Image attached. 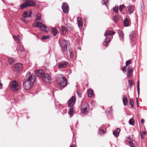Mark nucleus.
I'll return each instance as SVG.
<instances>
[{"mask_svg": "<svg viewBox=\"0 0 147 147\" xmlns=\"http://www.w3.org/2000/svg\"><path fill=\"white\" fill-rule=\"evenodd\" d=\"M22 65L21 63H18L13 66V69L14 71L17 72L22 71Z\"/></svg>", "mask_w": 147, "mask_h": 147, "instance_id": "nucleus-7", "label": "nucleus"}, {"mask_svg": "<svg viewBox=\"0 0 147 147\" xmlns=\"http://www.w3.org/2000/svg\"><path fill=\"white\" fill-rule=\"evenodd\" d=\"M108 44L109 43L105 41L103 43L104 45L105 46H108Z\"/></svg>", "mask_w": 147, "mask_h": 147, "instance_id": "nucleus-49", "label": "nucleus"}, {"mask_svg": "<svg viewBox=\"0 0 147 147\" xmlns=\"http://www.w3.org/2000/svg\"><path fill=\"white\" fill-rule=\"evenodd\" d=\"M129 125H134V121L133 118H131L129 121Z\"/></svg>", "mask_w": 147, "mask_h": 147, "instance_id": "nucleus-31", "label": "nucleus"}, {"mask_svg": "<svg viewBox=\"0 0 147 147\" xmlns=\"http://www.w3.org/2000/svg\"><path fill=\"white\" fill-rule=\"evenodd\" d=\"M57 105V104L55 102V106L56 108L57 109H59V108L60 107V106L59 105L58 106Z\"/></svg>", "mask_w": 147, "mask_h": 147, "instance_id": "nucleus-50", "label": "nucleus"}, {"mask_svg": "<svg viewBox=\"0 0 147 147\" xmlns=\"http://www.w3.org/2000/svg\"><path fill=\"white\" fill-rule=\"evenodd\" d=\"M25 2H26L29 4L28 7L30 6H34L35 5V3L30 0H23Z\"/></svg>", "mask_w": 147, "mask_h": 147, "instance_id": "nucleus-19", "label": "nucleus"}, {"mask_svg": "<svg viewBox=\"0 0 147 147\" xmlns=\"http://www.w3.org/2000/svg\"><path fill=\"white\" fill-rule=\"evenodd\" d=\"M115 33V32L112 31L108 30L105 32V36H107L114 34Z\"/></svg>", "mask_w": 147, "mask_h": 147, "instance_id": "nucleus-22", "label": "nucleus"}, {"mask_svg": "<svg viewBox=\"0 0 147 147\" xmlns=\"http://www.w3.org/2000/svg\"><path fill=\"white\" fill-rule=\"evenodd\" d=\"M13 38L18 44L21 43V40H22V38L19 35H13Z\"/></svg>", "mask_w": 147, "mask_h": 147, "instance_id": "nucleus-13", "label": "nucleus"}, {"mask_svg": "<svg viewBox=\"0 0 147 147\" xmlns=\"http://www.w3.org/2000/svg\"><path fill=\"white\" fill-rule=\"evenodd\" d=\"M99 133L100 134H102L104 133L105 131L104 130V128L103 126H102L99 129Z\"/></svg>", "mask_w": 147, "mask_h": 147, "instance_id": "nucleus-30", "label": "nucleus"}, {"mask_svg": "<svg viewBox=\"0 0 147 147\" xmlns=\"http://www.w3.org/2000/svg\"><path fill=\"white\" fill-rule=\"evenodd\" d=\"M88 95V97H92L94 96L93 91L91 89H89L87 92Z\"/></svg>", "mask_w": 147, "mask_h": 147, "instance_id": "nucleus-25", "label": "nucleus"}, {"mask_svg": "<svg viewBox=\"0 0 147 147\" xmlns=\"http://www.w3.org/2000/svg\"><path fill=\"white\" fill-rule=\"evenodd\" d=\"M139 88V81H138L137 83V88Z\"/></svg>", "mask_w": 147, "mask_h": 147, "instance_id": "nucleus-56", "label": "nucleus"}, {"mask_svg": "<svg viewBox=\"0 0 147 147\" xmlns=\"http://www.w3.org/2000/svg\"><path fill=\"white\" fill-rule=\"evenodd\" d=\"M19 45V50L18 51V53L19 55H20V54L22 53H25V52H24V48L21 45V43L20 44H18Z\"/></svg>", "mask_w": 147, "mask_h": 147, "instance_id": "nucleus-15", "label": "nucleus"}, {"mask_svg": "<svg viewBox=\"0 0 147 147\" xmlns=\"http://www.w3.org/2000/svg\"><path fill=\"white\" fill-rule=\"evenodd\" d=\"M81 107V111L82 113L84 114H87L89 108L88 104L85 102H83L82 103V106Z\"/></svg>", "mask_w": 147, "mask_h": 147, "instance_id": "nucleus-4", "label": "nucleus"}, {"mask_svg": "<svg viewBox=\"0 0 147 147\" xmlns=\"http://www.w3.org/2000/svg\"><path fill=\"white\" fill-rule=\"evenodd\" d=\"M128 81L129 86L130 88H131L134 84V82L132 80H129Z\"/></svg>", "mask_w": 147, "mask_h": 147, "instance_id": "nucleus-34", "label": "nucleus"}, {"mask_svg": "<svg viewBox=\"0 0 147 147\" xmlns=\"http://www.w3.org/2000/svg\"><path fill=\"white\" fill-rule=\"evenodd\" d=\"M117 33L119 34L120 39L121 40L123 41L124 38V34L122 30L121 29H119L117 30Z\"/></svg>", "mask_w": 147, "mask_h": 147, "instance_id": "nucleus-16", "label": "nucleus"}, {"mask_svg": "<svg viewBox=\"0 0 147 147\" xmlns=\"http://www.w3.org/2000/svg\"><path fill=\"white\" fill-rule=\"evenodd\" d=\"M140 136L142 139H143L144 138V137L143 135H142V133L140 134Z\"/></svg>", "mask_w": 147, "mask_h": 147, "instance_id": "nucleus-52", "label": "nucleus"}, {"mask_svg": "<svg viewBox=\"0 0 147 147\" xmlns=\"http://www.w3.org/2000/svg\"><path fill=\"white\" fill-rule=\"evenodd\" d=\"M120 131V129L119 128H117L116 130H114L113 132V134L115 137H118Z\"/></svg>", "mask_w": 147, "mask_h": 147, "instance_id": "nucleus-20", "label": "nucleus"}, {"mask_svg": "<svg viewBox=\"0 0 147 147\" xmlns=\"http://www.w3.org/2000/svg\"><path fill=\"white\" fill-rule=\"evenodd\" d=\"M67 31V28L64 26H62L60 28L61 33L63 34H65Z\"/></svg>", "mask_w": 147, "mask_h": 147, "instance_id": "nucleus-24", "label": "nucleus"}, {"mask_svg": "<svg viewBox=\"0 0 147 147\" xmlns=\"http://www.w3.org/2000/svg\"><path fill=\"white\" fill-rule=\"evenodd\" d=\"M123 23L125 27H127L129 26V22L128 18H126L124 20Z\"/></svg>", "mask_w": 147, "mask_h": 147, "instance_id": "nucleus-26", "label": "nucleus"}, {"mask_svg": "<svg viewBox=\"0 0 147 147\" xmlns=\"http://www.w3.org/2000/svg\"><path fill=\"white\" fill-rule=\"evenodd\" d=\"M51 32L54 36H55L58 33V31L55 28L52 27L51 28Z\"/></svg>", "mask_w": 147, "mask_h": 147, "instance_id": "nucleus-17", "label": "nucleus"}, {"mask_svg": "<svg viewBox=\"0 0 147 147\" xmlns=\"http://www.w3.org/2000/svg\"><path fill=\"white\" fill-rule=\"evenodd\" d=\"M59 43L62 51H67L68 42L66 40H61L60 41Z\"/></svg>", "mask_w": 147, "mask_h": 147, "instance_id": "nucleus-5", "label": "nucleus"}, {"mask_svg": "<svg viewBox=\"0 0 147 147\" xmlns=\"http://www.w3.org/2000/svg\"><path fill=\"white\" fill-rule=\"evenodd\" d=\"M69 107H70V108L69 109V111L68 112V113L69 115H71L73 114L74 112L73 106Z\"/></svg>", "mask_w": 147, "mask_h": 147, "instance_id": "nucleus-28", "label": "nucleus"}, {"mask_svg": "<svg viewBox=\"0 0 147 147\" xmlns=\"http://www.w3.org/2000/svg\"><path fill=\"white\" fill-rule=\"evenodd\" d=\"M41 15L39 13H37L36 15V20L38 21H40L41 20Z\"/></svg>", "mask_w": 147, "mask_h": 147, "instance_id": "nucleus-33", "label": "nucleus"}, {"mask_svg": "<svg viewBox=\"0 0 147 147\" xmlns=\"http://www.w3.org/2000/svg\"><path fill=\"white\" fill-rule=\"evenodd\" d=\"M69 51L70 55V57L71 58H73V55L72 53L73 51L71 49H69Z\"/></svg>", "mask_w": 147, "mask_h": 147, "instance_id": "nucleus-38", "label": "nucleus"}, {"mask_svg": "<svg viewBox=\"0 0 147 147\" xmlns=\"http://www.w3.org/2000/svg\"><path fill=\"white\" fill-rule=\"evenodd\" d=\"M137 90H138V94L139 95V92H140L139 88L138 87V88H137Z\"/></svg>", "mask_w": 147, "mask_h": 147, "instance_id": "nucleus-54", "label": "nucleus"}, {"mask_svg": "<svg viewBox=\"0 0 147 147\" xmlns=\"http://www.w3.org/2000/svg\"><path fill=\"white\" fill-rule=\"evenodd\" d=\"M142 133L143 135H145L146 134V132L145 131H143Z\"/></svg>", "mask_w": 147, "mask_h": 147, "instance_id": "nucleus-59", "label": "nucleus"}, {"mask_svg": "<svg viewBox=\"0 0 147 147\" xmlns=\"http://www.w3.org/2000/svg\"><path fill=\"white\" fill-rule=\"evenodd\" d=\"M128 70L127 73V77H129L131 76L132 75L133 72V71L132 70V69L130 67H128Z\"/></svg>", "mask_w": 147, "mask_h": 147, "instance_id": "nucleus-18", "label": "nucleus"}, {"mask_svg": "<svg viewBox=\"0 0 147 147\" xmlns=\"http://www.w3.org/2000/svg\"><path fill=\"white\" fill-rule=\"evenodd\" d=\"M11 89L12 90L15 91L18 89V85L17 81L16 80L13 81L10 86Z\"/></svg>", "mask_w": 147, "mask_h": 147, "instance_id": "nucleus-6", "label": "nucleus"}, {"mask_svg": "<svg viewBox=\"0 0 147 147\" xmlns=\"http://www.w3.org/2000/svg\"><path fill=\"white\" fill-rule=\"evenodd\" d=\"M131 63L130 60H129L128 61H127L125 63V64H126V65H125V66L126 67H127L128 65H129Z\"/></svg>", "mask_w": 147, "mask_h": 147, "instance_id": "nucleus-41", "label": "nucleus"}, {"mask_svg": "<svg viewBox=\"0 0 147 147\" xmlns=\"http://www.w3.org/2000/svg\"><path fill=\"white\" fill-rule=\"evenodd\" d=\"M56 80L57 83L61 87H64L67 85V81L65 76L60 75L57 77Z\"/></svg>", "mask_w": 147, "mask_h": 147, "instance_id": "nucleus-2", "label": "nucleus"}, {"mask_svg": "<svg viewBox=\"0 0 147 147\" xmlns=\"http://www.w3.org/2000/svg\"><path fill=\"white\" fill-rule=\"evenodd\" d=\"M130 105H131V107L132 108L133 107V106H134V104H132Z\"/></svg>", "mask_w": 147, "mask_h": 147, "instance_id": "nucleus-60", "label": "nucleus"}, {"mask_svg": "<svg viewBox=\"0 0 147 147\" xmlns=\"http://www.w3.org/2000/svg\"><path fill=\"white\" fill-rule=\"evenodd\" d=\"M113 11L116 13H117L118 11V7L115 6L113 8Z\"/></svg>", "mask_w": 147, "mask_h": 147, "instance_id": "nucleus-36", "label": "nucleus"}, {"mask_svg": "<svg viewBox=\"0 0 147 147\" xmlns=\"http://www.w3.org/2000/svg\"><path fill=\"white\" fill-rule=\"evenodd\" d=\"M109 0H103V1L104 2L103 3H102V4H105V6H106L109 3Z\"/></svg>", "mask_w": 147, "mask_h": 147, "instance_id": "nucleus-40", "label": "nucleus"}, {"mask_svg": "<svg viewBox=\"0 0 147 147\" xmlns=\"http://www.w3.org/2000/svg\"><path fill=\"white\" fill-rule=\"evenodd\" d=\"M135 44H134V43L133 44V45H135Z\"/></svg>", "mask_w": 147, "mask_h": 147, "instance_id": "nucleus-63", "label": "nucleus"}, {"mask_svg": "<svg viewBox=\"0 0 147 147\" xmlns=\"http://www.w3.org/2000/svg\"><path fill=\"white\" fill-rule=\"evenodd\" d=\"M62 8L63 12L65 13H68L69 10V7L68 4L66 3H63L62 4Z\"/></svg>", "mask_w": 147, "mask_h": 147, "instance_id": "nucleus-9", "label": "nucleus"}, {"mask_svg": "<svg viewBox=\"0 0 147 147\" xmlns=\"http://www.w3.org/2000/svg\"><path fill=\"white\" fill-rule=\"evenodd\" d=\"M125 7V6L123 4H122L121 5H120L119 6V10L120 12H121L123 9Z\"/></svg>", "mask_w": 147, "mask_h": 147, "instance_id": "nucleus-37", "label": "nucleus"}, {"mask_svg": "<svg viewBox=\"0 0 147 147\" xmlns=\"http://www.w3.org/2000/svg\"><path fill=\"white\" fill-rule=\"evenodd\" d=\"M78 49H79V50H81V48H80V47H78Z\"/></svg>", "mask_w": 147, "mask_h": 147, "instance_id": "nucleus-62", "label": "nucleus"}, {"mask_svg": "<svg viewBox=\"0 0 147 147\" xmlns=\"http://www.w3.org/2000/svg\"><path fill=\"white\" fill-rule=\"evenodd\" d=\"M123 101L124 105L126 106L127 103V97L125 96H123Z\"/></svg>", "mask_w": 147, "mask_h": 147, "instance_id": "nucleus-29", "label": "nucleus"}, {"mask_svg": "<svg viewBox=\"0 0 147 147\" xmlns=\"http://www.w3.org/2000/svg\"><path fill=\"white\" fill-rule=\"evenodd\" d=\"M108 109V110H107V111H108V112L109 114L110 113H111V108H108V109Z\"/></svg>", "mask_w": 147, "mask_h": 147, "instance_id": "nucleus-51", "label": "nucleus"}, {"mask_svg": "<svg viewBox=\"0 0 147 147\" xmlns=\"http://www.w3.org/2000/svg\"><path fill=\"white\" fill-rule=\"evenodd\" d=\"M76 98L74 96H72L67 102L68 106H73L76 103Z\"/></svg>", "mask_w": 147, "mask_h": 147, "instance_id": "nucleus-8", "label": "nucleus"}, {"mask_svg": "<svg viewBox=\"0 0 147 147\" xmlns=\"http://www.w3.org/2000/svg\"><path fill=\"white\" fill-rule=\"evenodd\" d=\"M136 103H138V98H136Z\"/></svg>", "mask_w": 147, "mask_h": 147, "instance_id": "nucleus-58", "label": "nucleus"}, {"mask_svg": "<svg viewBox=\"0 0 147 147\" xmlns=\"http://www.w3.org/2000/svg\"><path fill=\"white\" fill-rule=\"evenodd\" d=\"M70 147H75V145L72 144L70 145Z\"/></svg>", "mask_w": 147, "mask_h": 147, "instance_id": "nucleus-55", "label": "nucleus"}, {"mask_svg": "<svg viewBox=\"0 0 147 147\" xmlns=\"http://www.w3.org/2000/svg\"><path fill=\"white\" fill-rule=\"evenodd\" d=\"M119 20L118 16V15H115L114 16L113 18V20L115 23H116Z\"/></svg>", "mask_w": 147, "mask_h": 147, "instance_id": "nucleus-32", "label": "nucleus"}, {"mask_svg": "<svg viewBox=\"0 0 147 147\" xmlns=\"http://www.w3.org/2000/svg\"><path fill=\"white\" fill-rule=\"evenodd\" d=\"M129 103L130 105L132 104H134L133 99L131 98L130 99V101L129 102Z\"/></svg>", "mask_w": 147, "mask_h": 147, "instance_id": "nucleus-48", "label": "nucleus"}, {"mask_svg": "<svg viewBox=\"0 0 147 147\" xmlns=\"http://www.w3.org/2000/svg\"><path fill=\"white\" fill-rule=\"evenodd\" d=\"M2 84L0 82V89H1L2 88Z\"/></svg>", "mask_w": 147, "mask_h": 147, "instance_id": "nucleus-57", "label": "nucleus"}, {"mask_svg": "<svg viewBox=\"0 0 147 147\" xmlns=\"http://www.w3.org/2000/svg\"><path fill=\"white\" fill-rule=\"evenodd\" d=\"M137 103V107H138L139 106L138 103Z\"/></svg>", "mask_w": 147, "mask_h": 147, "instance_id": "nucleus-61", "label": "nucleus"}, {"mask_svg": "<svg viewBox=\"0 0 147 147\" xmlns=\"http://www.w3.org/2000/svg\"><path fill=\"white\" fill-rule=\"evenodd\" d=\"M26 76L28 77V78L26 79L23 83V86L26 90H28L33 85L36 79V77L34 74H31L30 72H29L28 74L26 75Z\"/></svg>", "mask_w": 147, "mask_h": 147, "instance_id": "nucleus-1", "label": "nucleus"}, {"mask_svg": "<svg viewBox=\"0 0 147 147\" xmlns=\"http://www.w3.org/2000/svg\"><path fill=\"white\" fill-rule=\"evenodd\" d=\"M77 93L78 96L80 98H81L82 96L81 94L78 91H77Z\"/></svg>", "mask_w": 147, "mask_h": 147, "instance_id": "nucleus-47", "label": "nucleus"}, {"mask_svg": "<svg viewBox=\"0 0 147 147\" xmlns=\"http://www.w3.org/2000/svg\"><path fill=\"white\" fill-rule=\"evenodd\" d=\"M128 8V11L129 14H131L134 11L135 8L133 5H131L129 7H127Z\"/></svg>", "mask_w": 147, "mask_h": 147, "instance_id": "nucleus-23", "label": "nucleus"}, {"mask_svg": "<svg viewBox=\"0 0 147 147\" xmlns=\"http://www.w3.org/2000/svg\"><path fill=\"white\" fill-rule=\"evenodd\" d=\"M78 26L79 28L82 27L83 25V22L81 18L79 17L77 19Z\"/></svg>", "mask_w": 147, "mask_h": 147, "instance_id": "nucleus-21", "label": "nucleus"}, {"mask_svg": "<svg viewBox=\"0 0 147 147\" xmlns=\"http://www.w3.org/2000/svg\"><path fill=\"white\" fill-rule=\"evenodd\" d=\"M29 4H28L26 2L20 5V9H23L28 7Z\"/></svg>", "mask_w": 147, "mask_h": 147, "instance_id": "nucleus-27", "label": "nucleus"}, {"mask_svg": "<svg viewBox=\"0 0 147 147\" xmlns=\"http://www.w3.org/2000/svg\"><path fill=\"white\" fill-rule=\"evenodd\" d=\"M135 33H131L130 35L129 36H130L131 38V40L133 39H134L135 37Z\"/></svg>", "mask_w": 147, "mask_h": 147, "instance_id": "nucleus-39", "label": "nucleus"}, {"mask_svg": "<svg viewBox=\"0 0 147 147\" xmlns=\"http://www.w3.org/2000/svg\"><path fill=\"white\" fill-rule=\"evenodd\" d=\"M32 14V12L31 11L29 10L24 12L22 14V16L23 18H29L31 16Z\"/></svg>", "mask_w": 147, "mask_h": 147, "instance_id": "nucleus-14", "label": "nucleus"}, {"mask_svg": "<svg viewBox=\"0 0 147 147\" xmlns=\"http://www.w3.org/2000/svg\"><path fill=\"white\" fill-rule=\"evenodd\" d=\"M141 123L143 124L144 122V120L143 119H142L141 120Z\"/></svg>", "mask_w": 147, "mask_h": 147, "instance_id": "nucleus-53", "label": "nucleus"}, {"mask_svg": "<svg viewBox=\"0 0 147 147\" xmlns=\"http://www.w3.org/2000/svg\"><path fill=\"white\" fill-rule=\"evenodd\" d=\"M34 27H38L40 28L41 30L46 32L48 31L49 29L45 25H43L41 22H36L33 24Z\"/></svg>", "mask_w": 147, "mask_h": 147, "instance_id": "nucleus-3", "label": "nucleus"}, {"mask_svg": "<svg viewBox=\"0 0 147 147\" xmlns=\"http://www.w3.org/2000/svg\"><path fill=\"white\" fill-rule=\"evenodd\" d=\"M126 68V67L125 66H124L122 68V70L123 71V73H124L126 72V71H125Z\"/></svg>", "mask_w": 147, "mask_h": 147, "instance_id": "nucleus-46", "label": "nucleus"}, {"mask_svg": "<svg viewBox=\"0 0 147 147\" xmlns=\"http://www.w3.org/2000/svg\"><path fill=\"white\" fill-rule=\"evenodd\" d=\"M25 18H22L21 19V20L22 22H25L26 24H27V23H28V21L26 20Z\"/></svg>", "mask_w": 147, "mask_h": 147, "instance_id": "nucleus-42", "label": "nucleus"}, {"mask_svg": "<svg viewBox=\"0 0 147 147\" xmlns=\"http://www.w3.org/2000/svg\"><path fill=\"white\" fill-rule=\"evenodd\" d=\"M129 146L130 147H135V146L134 144L131 142H129Z\"/></svg>", "mask_w": 147, "mask_h": 147, "instance_id": "nucleus-43", "label": "nucleus"}, {"mask_svg": "<svg viewBox=\"0 0 147 147\" xmlns=\"http://www.w3.org/2000/svg\"><path fill=\"white\" fill-rule=\"evenodd\" d=\"M6 59L9 63H11L13 61V60L11 58L7 57Z\"/></svg>", "mask_w": 147, "mask_h": 147, "instance_id": "nucleus-35", "label": "nucleus"}, {"mask_svg": "<svg viewBox=\"0 0 147 147\" xmlns=\"http://www.w3.org/2000/svg\"><path fill=\"white\" fill-rule=\"evenodd\" d=\"M105 41L107 42L108 43H109L110 41V38L109 37H107L105 39Z\"/></svg>", "mask_w": 147, "mask_h": 147, "instance_id": "nucleus-45", "label": "nucleus"}, {"mask_svg": "<svg viewBox=\"0 0 147 147\" xmlns=\"http://www.w3.org/2000/svg\"><path fill=\"white\" fill-rule=\"evenodd\" d=\"M49 35H47L46 36H44L42 37V39L43 40H46L48 39L49 38Z\"/></svg>", "mask_w": 147, "mask_h": 147, "instance_id": "nucleus-44", "label": "nucleus"}, {"mask_svg": "<svg viewBox=\"0 0 147 147\" xmlns=\"http://www.w3.org/2000/svg\"><path fill=\"white\" fill-rule=\"evenodd\" d=\"M35 73L36 76L38 77L42 78L44 76L45 74L44 71L42 70H38L36 71Z\"/></svg>", "mask_w": 147, "mask_h": 147, "instance_id": "nucleus-11", "label": "nucleus"}, {"mask_svg": "<svg viewBox=\"0 0 147 147\" xmlns=\"http://www.w3.org/2000/svg\"><path fill=\"white\" fill-rule=\"evenodd\" d=\"M43 82H49L52 80L51 77L48 74H45L42 78Z\"/></svg>", "mask_w": 147, "mask_h": 147, "instance_id": "nucleus-10", "label": "nucleus"}, {"mask_svg": "<svg viewBox=\"0 0 147 147\" xmlns=\"http://www.w3.org/2000/svg\"><path fill=\"white\" fill-rule=\"evenodd\" d=\"M68 64V63L67 61H61L59 63L58 67L60 68H64L67 67Z\"/></svg>", "mask_w": 147, "mask_h": 147, "instance_id": "nucleus-12", "label": "nucleus"}]
</instances>
